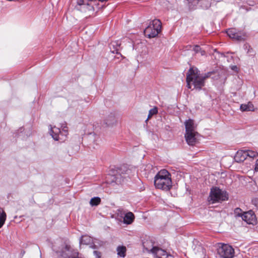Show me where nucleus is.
Segmentation results:
<instances>
[{
    "mask_svg": "<svg viewBox=\"0 0 258 258\" xmlns=\"http://www.w3.org/2000/svg\"><path fill=\"white\" fill-rule=\"evenodd\" d=\"M234 159L237 162H241L244 161L246 159L245 151L242 150L237 151Z\"/></svg>",
    "mask_w": 258,
    "mask_h": 258,
    "instance_id": "nucleus-15",
    "label": "nucleus"
},
{
    "mask_svg": "<svg viewBox=\"0 0 258 258\" xmlns=\"http://www.w3.org/2000/svg\"><path fill=\"white\" fill-rule=\"evenodd\" d=\"M185 133L197 132L196 131V125L195 124L192 119H189L185 122Z\"/></svg>",
    "mask_w": 258,
    "mask_h": 258,
    "instance_id": "nucleus-14",
    "label": "nucleus"
},
{
    "mask_svg": "<svg viewBox=\"0 0 258 258\" xmlns=\"http://www.w3.org/2000/svg\"><path fill=\"white\" fill-rule=\"evenodd\" d=\"M94 240L93 238L88 235H83L80 238V245H92L94 244ZM91 247L92 248H95V245H91Z\"/></svg>",
    "mask_w": 258,
    "mask_h": 258,
    "instance_id": "nucleus-13",
    "label": "nucleus"
},
{
    "mask_svg": "<svg viewBox=\"0 0 258 258\" xmlns=\"http://www.w3.org/2000/svg\"><path fill=\"white\" fill-rule=\"evenodd\" d=\"M170 174L165 170H161L154 178V185L157 188L168 191L172 187Z\"/></svg>",
    "mask_w": 258,
    "mask_h": 258,
    "instance_id": "nucleus-2",
    "label": "nucleus"
},
{
    "mask_svg": "<svg viewBox=\"0 0 258 258\" xmlns=\"http://www.w3.org/2000/svg\"><path fill=\"white\" fill-rule=\"evenodd\" d=\"M228 199V194L226 191L217 187H212L211 189L209 201L211 202L212 203L227 200Z\"/></svg>",
    "mask_w": 258,
    "mask_h": 258,
    "instance_id": "nucleus-4",
    "label": "nucleus"
},
{
    "mask_svg": "<svg viewBox=\"0 0 258 258\" xmlns=\"http://www.w3.org/2000/svg\"><path fill=\"white\" fill-rule=\"evenodd\" d=\"M93 253L96 258H100L101 256V253L98 251L95 250L93 251Z\"/></svg>",
    "mask_w": 258,
    "mask_h": 258,
    "instance_id": "nucleus-27",
    "label": "nucleus"
},
{
    "mask_svg": "<svg viewBox=\"0 0 258 258\" xmlns=\"http://www.w3.org/2000/svg\"><path fill=\"white\" fill-rule=\"evenodd\" d=\"M198 135L197 132L185 133V138L188 145L193 146L197 142V136Z\"/></svg>",
    "mask_w": 258,
    "mask_h": 258,
    "instance_id": "nucleus-12",
    "label": "nucleus"
},
{
    "mask_svg": "<svg viewBox=\"0 0 258 258\" xmlns=\"http://www.w3.org/2000/svg\"><path fill=\"white\" fill-rule=\"evenodd\" d=\"M105 123L107 125H112L115 122V117L113 113L109 114L105 119Z\"/></svg>",
    "mask_w": 258,
    "mask_h": 258,
    "instance_id": "nucleus-17",
    "label": "nucleus"
},
{
    "mask_svg": "<svg viewBox=\"0 0 258 258\" xmlns=\"http://www.w3.org/2000/svg\"><path fill=\"white\" fill-rule=\"evenodd\" d=\"M117 254L118 256L124 257L126 255V248L124 246H118L116 248Z\"/></svg>",
    "mask_w": 258,
    "mask_h": 258,
    "instance_id": "nucleus-19",
    "label": "nucleus"
},
{
    "mask_svg": "<svg viewBox=\"0 0 258 258\" xmlns=\"http://www.w3.org/2000/svg\"><path fill=\"white\" fill-rule=\"evenodd\" d=\"M240 108L242 111H252L253 110V106L251 103H248L247 104H241Z\"/></svg>",
    "mask_w": 258,
    "mask_h": 258,
    "instance_id": "nucleus-20",
    "label": "nucleus"
},
{
    "mask_svg": "<svg viewBox=\"0 0 258 258\" xmlns=\"http://www.w3.org/2000/svg\"><path fill=\"white\" fill-rule=\"evenodd\" d=\"M78 4L80 6L81 11L86 13L88 16H91L94 14V7L92 3L85 4L84 0H80Z\"/></svg>",
    "mask_w": 258,
    "mask_h": 258,
    "instance_id": "nucleus-9",
    "label": "nucleus"
},
{
    "mask_svg": "<svg viewBox=\"0 0 258 258\" xmlns=\"http://www.w3.org/2000/svg\"><path fill=\"white\" fill-rule=\"evenodd\" d=\"M217 250L221 258H233L234 255V250L229 244L219 243Z\"/></svg>",
    "mask_w": 258,
    "mask_h": 258,
    "instance_id": "nucleus-5",
    "label": "nucleus"
},
{
    "mask_svg": "<svg viewBox=\"0 0 258 258\" xmlns=\"http://www.w3.org/2000/svg\"><path fill=\"white\" fill-rule=\"evenodd\" d=\"M152 253L156 258H173L172 255L168 254L165 250L156 246L152 248Z\"/></svg>",
    "mask_w": 258,
    "mask_h": 258,
    "instance_id": "nucleus-10",
    "label": "nucleus"
},
{
    "mask_svg": "<svg viewBox=\"0 0 258 258\" xmlns=\"http://www.w3.org/2000/svg\"><path fill=\"white\" fill-rule=\"evenodd\" d=\"M50 132L52 137L56 141H63L68 135V127L66 126L63 127L61 131L59 128L54 126L51 128Z\"/></svg>",
    "mask_w": 258,
    "mask_h": 258,
    "instance_id": "nucleus-7",
    "label": "nucleus"
},
{
    "mask_svg": "<svg viewBox=\"0 0 258 258\" xmlns=\"http://www.w3.org/2000/svg\"><path fill=\"white\" fill-rule=\"evenodd\" d=\"M101 201V199L99 197H94L90 200V204L92 207L97 206L100 204Z\"/></svg>",
    "mask_w": 258,
    "mask_h": 258,
    "instance_id": "nucleus-22",
    "label": "nucleus"
},
{
    "mask_svg": "<svg viewBox=\"0 0 258 258\" xmlns=\"http://www.w3.org/2000/svg\"><path fill=\"white\" fill-rule=\"evenodd\" d=\"M234 214L236 217H241L242 218V213L241 209L237 208L234 210Z\"/></svg>",
    "mask_w": 258,
    "mask_h": 258,
    "instance_id": "nucleus-25",
    "label": "nucleus"
},
{
    "mask_svg": "<svg viewBox=\"0 0 258 258\" xmlns=\"http://www.w3.org/2000/svg\"><path fill=\"white\" fill-rule=\"evenodd\" d=\"M252 203L256 206H258V199H254L252 200Z\"/></svg>",
    "mask_w": 258,
    "mask_h": 258,
    "instance_id": "nucleus-28",
    "label": "nucleus"
},
{
    "mask_svg": "<svg viewBox=\"0 0 258 258\" xmlns=\"http://www.w3.org/2000/svg\"><path fill=\"white\" fill-rule=\"evenodd\" d=\"M249 47H250L249 46ZM252 51V49L251 48H249L248 49V51H247V53H250V52H251V51Z\"/></svg>",
    "mask_w": 258,
    "mask_h": 258,
    "instance_id": "nucleus-31",
    "label": "nucleus"
},
{
    "mask_svg": "<svg viewBox=\"0 0 258 258\" xmlns=\"http://www.w3.org/2000/svg\"><path fill=\"white\" fill-rule=\"evenodd\" d=\"M134 219L135 216L133 213L129 212L125 215L123 218V222L126 224H131L134 221Z\"/></svg>",
    "mask_w": 258,
    "mask_h": 258,
    "instance_id": "nucleus-16",
    "label": "nucleus"
},
{
    "mask_svg": "<svg viewBox=\"0 0 258 258\" xmlns=\"http://www.w3.org/2000/svg\"><path fill=\"white\" fill-rule=\"evenodd\" d=\"M199 53H200L201 55H202V56H203V55L206 54L205 51L204 50H202V49H201V51H200V52Z\"/></svg>",
    "mask_w": 258,
    "mask_h": 258,
    "instance_id": "nucleus-30",
    "label": "nucleus"
},
{
    "mask_svg": "<svg viewBox=\"0 0 258 258\" xmlns=\"http://www.w3.org/2000/svg\"><path fill=\"white\" fill-rule=\"evenodd\" d=\"M212 73L208 72L204 75H201L198 69L190 68L186 75L187 88L190 89L191 85H193L195 89L200 90L205 85V80L209 78Z\"/></svg>",
    "mask_w": 258,
    "mask_h": 258,
    "instance_id": "nucleus-1",
    "label": "nucleus"
},
{
    "mask_svg": "<svg viewBox=\"0 0 258 258\" xmlns=\"http://www.w3.org/2000/svg\"><path fill=\"white\" fill-rule=\"evenodd\" d=\"M6 219V214L0 208V228L3 226Z\"/></svg>",
    "mask_w": 258,
    "mask_h": 258,
    "instance_id": "nucleus-21",
    "label": "nucleus"
},
{
    "mask_svg": "<svg viewBox=\"0 0 258 258\" xmlns=\"http://www.w3.org/2000/svg\"><path fill=\"white\" fill-rule=\"evenodd\" d=\"M56 252L59 253L62 258H80L77 250L74 249L71 245L68 244L62 246L61 250H56Z\"/></svg>",
    "mask_w": 258,
    "mask_h": 258,
    "instance_id": "nucleus-6",
    "label": "nucleus"
},
{
    "mask_svg": "<svg viewBox=\"0 0 258 258\" xmlns=\"http://www.w3.org/2000/svg\"><path fill=\"white\" fill-rule=\"evenodd\" d=\"M193 50L196 53H199L201 50V48L198 45H195L193 48Z\"/></svg>",
    "mask_w": 258,
    "mask_h": 258,
    "instance_id": "nucleus-26",
    "label": "nucleus"
},
{
    "mask_svg": "<svg viewBox=\"0 0 258 258\" xmlns=\"http://www.w3.org/2000/svg\"><path fill=\"white\" fill-rule=\"evenodd\" d=\"M227 35L231 38L238 41L244 40L246 37V33L242 31H237L235 28H230L227 31Z\"/></svg>",
    "mask_w": 258,
    "mask_h": 258,
    "instance_id": "nucleus-8",
    "label": "nucleus"
},
{
    "mask_svg": "<svg viewBox=\"0 0 258 258\" xmlns=\"http://www.w3.org/2000/svg\"><path fill=\"white\" fill-rule=\"evenodd\" d=\"M143 245L147 251L152 252V248L154 247L153 243L151 240H146L143 242Z\"/></svg>",
    "mask_w": 258,
    "mask_h": 258,
    "instance_id": "nucleus-18",
    "label": "nucleus"
},
{
    "mask_svg": "<svg viewBox=\"0 0 258 258\" xmlns=\"http://www.w3.org/2000/svg\"><path fill=\"white\" fill-rule=\"evenodd\" d=\"M161 22L159 19H155L144 30L145 36L151 38L156 37L161 29Z\"/></svg>",
    "mask_w": 258,
    "mask_h": 258,
    "instance_id": "nucleus-3",
    "label": "nucleus"
},
{
    "mask_svg": "<svg viewBox=\"0 0 258 258\" xmlns=\"http://www.w3.org/2000/svg\"><path fill=\"white\" fill-rule=\"evenodd\" d=\"M255 170L256 171H258V159L256 160V163H255Z\"/></svg>",
    "mask_w": 258,
    "mask_h": 258,
    "instance_id": "nucleus-29",
    "label": "nucleus"
},
{
    "mask_svg": "<svg viewBox=\"0 0 258 258\" xmlns=\"http://www.w3.org/2000/svg\"><path fill=\"white\" fill-rule=\"evenodd\" d=\"M242 219L247 224H254L256 222V217L252 211H249L243 213Z\"/></svg>",
    "mask_w": 258,
    "mask_h": 258,
    "instance_id": "nucleus-11",
    "label": "nucleus"
},
{
    "mask_svg": "<svg viewBox=\"0 0 258 258\" xmlns=\"http://www.w3.org/2000/svg\"><path fill=\"white\" fill-rule=\"evenodd\" d=\"M158 113V108L155 106L152 109H150L149 111L148 118L146 119V121L150 119L153 115L157 114Z\"/></svg>",
    "mask_w": 258,
    "mask_h": 258,
    "instance_id": "nucleus-24",
    "label": "nucleus"
},
{
    "mask_svg": "<svg viewBox=\"0 0 258 258\" xmlns=\"http://www.w3.org/2000/svg\"><path fill=\"white\" fill-rule=\"evenodd\" d=\"M244 151L246 154V157H249L250 158H253L256 157L258 156V153L256 151L250 150Z\"/></svg>",
    "mask_w": 258,
    "mask_h": 258,
    "instance_id": "nucleus-23",
    "label": "nucleus"
}]
</instances>
